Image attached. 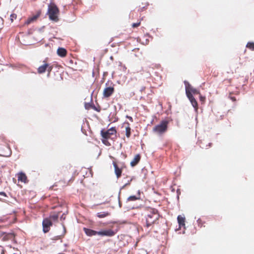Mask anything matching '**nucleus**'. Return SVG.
<instances>
[{
	"label": "nucleus",
	"instance_id": "7c9ffc66",
	"mask_svg": "<svg viewBox=\"0 0 254 254\" xmlns=\"http://www.w3.org/2000/svg\"><path fill=\"white\" fill-rule=\"evenodd\" d=\"M130 181H131V179L130 180V181H129V182H128L127 183H126V184L123 186V188H125L126 187H127V186L129 185H130Z\"/></svg>",
	"mask_w": 254,
	"mask_h": 254
},
{
	"label": "nucleus",
	"instance_id": "2eb2a0df",
	"mask_svg": "<svg viewBox=\"0 0 254 254\" xmlns=\"http://www.w3.org/2000/svg\"><path fill=\"white\" fill-rule=\"evenodd\" d=\"M178 222L179 225V227L181 228L185 225V218L182 215H179L177 217Z\"/></svg>",
	"mask_w": 254,
	"mask_h": 254
},
{
	"label": "nucleus",
	"instance_id": "c756f323",
	"mask_svg": "<svg viewBox=\"0 0 254 254\" xmlns=\"http://www.w3.org/2000/svg\"><path fill=\"white\" fill-rule=\"evenodd\" d=\"M224 82H225L226 83H231V79H225L224 80Z\"/></svg>",
	"mask_w": 254,
	"mask_h": 254
},
{
	"label": "nucleus",
	"instance_id": "bb28decb",
	"mask_svg": "<svg viewBox=\"0 0 254 254\" xmlns=\"http://www.w3.org/2000/svg\"><path fill=\"white\" fill-rule=\"evenodd\" d=\"M140 22H137V23H134L132 24V27L133 28H136V27H138L139 26H140Z\"/></svg>",
	"mask_w": 254,
	"mask_h": 254
},
{
	"label": "nucleus",
	"instance_id": "aec40b11",
	"mask_svg": "<svg viewBox=\"0 0 254 254\" xmlns=\"http://www.w3.org/2000/svg\"><path fill=\"white\" fill-rule=\"evenodd\" d=\"M40 15V14H38L36 15H34L33 16V17L29 18L26 22H25V24L28 25V24H29L30 23H31L32 22L36 20L37 18Z\"/></svg>",
	"mask_w": 254,
	"mask_h": 254
},
{
	"label": "nucleus",
	"instance_id": "6e6552de",
	"mask_svg": "<svg viewBox=\"0 0 254 254\" xmlns=\"http://www.w3.org/2000/svg\"><path fill=\"white\" fill-rule=\"evenodd\" d=\"M118 230L112 229L104 230L99 231L98 235L101 236L113 237L117 233Z\"/></svg>",
	"mask_w": 254,
	"mask_h": 254
},
{
	"label": "nucleus",
	"instance_id": "9b49d317",
	"mask_svg": "<svg viewBox=\"0 0 254 254\" xmlns=\"http://www.w3.org/2000/svg\"><path fill=\"white\" fill-rule=\"evenodd\" d=\"M83 231L85 232V233L86 234V235L89 237L98 235V233H99V231H96L95 230H92L90 229H88V228H84Z\"/></svg>",
	"mask_w": 254,
	"mask_h": 254
},
{
	"label": "nucleus",
	"instance_id": "72a5a7b5",
	"mask_svg": "<svg viewBox=\"0 0 254 254\" xmlns=\"http://www.w3.org/2000/svg\"><path fill=\"white\" fill-rule=\"evenodd\" d=\"M127 118H128L130 121H131V122H132V121H133V120H132V117H129V116H127Z\"/></svg>",
	"mask_w": 254,
	"mask_h": 254
},
{
	"label": "nucleus",
	"instance_id": "2f4dec72",
	"mask_svg": "<svg viewBox=\"0 0 254 254\" xmlns=\"http://www.w3.org/2000/svg\"><path fill=\"white\" fill-rule=\"evenodd\" d=\"M0 195H3L4 196H7L6 193L4 192H3V191H1V192H0Z\"/></svg>",
	"mask_w": 254,
	"mask_h": 254
},
{
	"label": "nucleus",
	"instance_id": "cd10ccee",
	"mask_svg": "<svg viewBox=\"0 0 254 254\" xmlns=\"http://www.w3.org/2000/svg\"><path fill=\"white\" fill-rule=\"evenodd\" d=\"M229 98L232 100L233 101L235 102L236 101V97H234L232 96V93H230L229 96Z\"/></svg>",
	"mask_w": 254,
	"mask_h": 254
},
{
	"label": "nucleus",
	"instance_id": "f3484780",
	"mask_svg": "<svg viewBox=\"0 0 254 254\" xmlns=\"http://www.w3.org/2000/svg\"><path fill=\"white\" fill-rule=\"evenodd\" d=\"M140 199V191L138 190L137 195H131L127 198V200L129 201H135L136 200H139Z\"/></svg>",
	"mask_w": 254,
	"mask_h": 254
},
{
	"label": "nucleus",
	"instance_id": "a211bd4d",
	"mask_svg": "<svg viewBox=\"0 0 254 254\" xmlns=\"http://www.w3.org/2000/svg\"><path fill=\"white\" fill-rule=\"evenodd\" d=\"M51 222H57L58 221L59 215L58 214H51L49 217L47 218Z\"/></svg>",
	"mask_w": 254,
	"mask_h": 254
},
{
	"label": "nucleus",
	"instance_id": "1a4fd4ad",
	"mask_svg": "<svg viewBox=\"0 0 254 254\" xmlns=\"http://www.w3.org/2000/svg\"><path fill=\"white\" fill-rule=\"evenodd\" d=\"M53 223L47 218H44L42 222L43 231L44 233H48Z\"/></svg>",
	"mask_w": 254,
	"mask_h": 254
},
{
	"label": "nucleus",
	"instance_id": "a878e982",
	"mask_svg": "<svg viewBox=\"0 0 254 254\" xmlns=\"http://www.w3.org/2000/svg\"><path fill=\"white\" fill-rule=\"evenodd\" d=\"M16 14H14V13H13V14H11L10 15V20L11 22H13V21L14 20V19H15L16 18Z\"/></svg>",
	"mask_w": 254,
	"mask_h": 254
},
{
	"label": "nucleus",
	"instance_id": "dca6fc26",
	"mask_svg": "<svg viewBox=\"0 0 254 254\" xmlns=\"http://www.w3.org/2000/svg\"><path fill=\"white\" fill-rule=\"evenodd\" d=\"M57 54L61 57H64L67 54V51L64 48H59L57 50Z\"/></svg>",
	"mask_w": 254,
	"mask_h": 254
},
{
	"label": "nucleus",
	"instance_id": "f8f14e48",
	"mask_svg": "<svg viewBox=\"0 0 254 254\" xmlns=\"http://www.w3.org/2000/svg\"><path fill=\"white\" fill-rule=\"evenodd\" d=\"M18 181H20L24 183H26L28 182L27 176L25 174L20 172L17 174Z\"/></svg>",
	"mask_w": 254,
	"mask_h": 254
},
{
	"label": "nucleus",
	"instance_id": "6ab92c4d",
	"mask_svg": "<svg viewBox=\"0 0 254 254\" xmlns=\"http://www.w3.org/2000/svg\"><path fill=\"white\" fill-rule=\"evenodd\" d=\"M127 126L126 127V135L127 138H129L131 135V128L129 124L127 123Z\"/></svg>",
	"mask_w": 254,
	"mask_h": 254
},
{
	"label": "nucleus",
	"instance_id": "f03ea898",
	"mask_svg": "<svg viewBox=\"0 0 254 254\" xmlns=\"http://www.w3.org/2000/svg\"><path fill=\"white\" fill-rule=\"evenodd\" d=\"M47 13L49 15V19L55 22H58L59 21L60 10L54 3L51 2L48 5Z\"/></svg>",
	"mask_w": 254,
	"mask_h": 254
},
{
	"label": "nucleus",
	"instance_id": "5701e85b",
	"mask_svg": "<svg viewBox=\"0 0 254 254\" xmlns=\"http://www.w3.org/2000/svg\"><path fill=\"white\" fill-rule=\"evenodd\" d=\"M65 233H66V228H65V227L64 225H63V234L62 235H61L57 236V238L56 239L57 240H60V239L63 238L64 237V236L65 234Z\"/></svg>",
	"mask_w": 254,
	"mask_h": 254
},
{
	"label": "nucleus",
	"instance_id": "393cba45",
	"mask_svg": "<svg viewBox=\"0 0 254 254\" xmlns=\"http://www.w3.org/2000/svg\"><path fill=\"white\" fill-rule=\"evenodd\" d=\"M199 94V99L202 103H204L205 101V97L202 96L200 93Z\"/></svg>",
	"mask_w": 254,
	"mask_h": 254
},
{
	"label": "nucleus",
	"instance_id": "473e14b6",
	"mask_svg": "<svg viewBox=\"0 0 254 254\" xmlns=\"http://www.w3.org/2000/svg\"><path fill=\"white\" fill-rule=\"evenodd\" d=\"M1 254H4V250L2 248H0Z\"/></svg>",
	"mask_w": 254,
	"mask_h": 254
},
{
	"label": "nucleus",
	"instance_id": "4468645a",
	"mask_svg": "<svg viewBox=\"0 0 254 254\" xmlns=\"http://www.w3.org/2000/svg\"><path fill=\"white\" fill-rule=\"evenodd\" d=\"M140 160V156L139 154H136L133 160L130 162V165L134 167L136 165Z\"/></svg>",
	"mask_w": 254,
	"mask_h": 254
},
{
	"label": "nucleus",
	"instance_id": "0eeeda50",
	"mask_svg": "<svg viewBox=\"0 0 254 254\" xmlns=\"http://www.w3.org/2000/svg\"><path fill=\"white\" fill-rule=\"evenodd\" d=\"M115 92L114 86H106L103 92V96L105 98H109Z\"/></svg>",
	"mask_w": 254,
	"mask_h": 254
},
{
	"label": "nucleus",
	"instance_id": "f257e3e1",
	"mask_svg": "<svg viewBox=\"0 0 254 254\" xmlns=\"http://www.w3.org/2000/svg\"><path fill=\"white\" fill-rule=\"evenodd\" d=\"M160 215L157 209L154 208H149L148 210V213L145 218V224L144 226L149 228L154 224H158V221L159 219Z\"/></svg>",
	"mask_w": 254,
	"mask_h": 254
},
{
	"label": "nucleus",
	"instance_id": "b1692460",
	"mask_svg": "<svg viewBox=\"0 0 254 254\" xmlns=\"http://www.w3.org/2000/svg\"><path fill=\"white\" fill-rule=\"evenodd\" d=\"M248 49L254 51V42H248L246 46Z\"/></svg>",
	"mask_w": 254,
	"mask_h": 254
},
{
	"label": "nucleus",
	"instance_id": "c85d7f7f",
	"mask_svg": "<svg viewBox=\"0 0 254 254\" xmlns=\"http://www.w3.org/2000/svg\"><path fill=\"white\" fill-rule=\"evenodd\" d=\"M102 141H103V143L104 144H105V145H110V144H109V142L107 141V139H105L103 140Z\"/></svg>",
	"mask_w": 254,
	"mask_h": 254
},
{
	"label": "nucleus",
	"instance_id": "9d476101",
	"mask_svg": "<svg viewBox=\"0 0 254 254\" xmlns=\"http://www.w3.org/2000/svg\"><path fill=\"white\" fill-rule=\"evenodd\" d=\"M187 97L190 100V101L192 106L194 108L195 111L196 112H197V110H198V107L197 102L196 100H195V99L194 98L193 95H188Z\"/></svg>",
	"mask_w": 254,
	"mask_h": 254
},
{
	"label": "nucleus",
	"instance_id": "20e7f679",
	"mask_svg": "<svg viewBox=\"0 0 254 254\" xmlns=\"http://www.w3.org/2000/svg\"><path fill=\"white\" fill-rule=\"evenodd\" d=\"M52 69L53 66L48 64L46 61H44L43 62V64L38 68L37 72L39 74H42L47 71V76H49Z\"/></svg>",
	"mask_w": 254,
	"mask_h": 254
},
{
	"label": "nucleus",
	"instance_id": "f704fd0d",
	"mask_svg": "<svg viewBox=\"0 0 254 254\" xmlns=\"http://www.w3.org/2000/svg\"><path fill=\"white\" fill-rule=\"evenodd\" d=\"M145 89V87H142L141 89V91L142 92L143 91H144Z\"/></svg>",
	"mask_w": 254,
	"mask_h": 254
},
{
	"label": "nucleus",
	"instance_id": "39448f33",
	"mask_svg": "<svg viewBox=\"0 0 254 254\" xmlns=\"http://www.w3.org/2000/svg\"><path fill=\"white\" fill-rule=\"evenodd\" d=\"M184 83L186 87V93L187 96L188 95H192V94H199V91L196 89L194 88L191 86V85L187 81H184Z\"/></svg>",
	"mask_w": 254,
	"mask_h": 254
},
{
	"label": "nucleus",
	"instance_id": "412c9836",
	"mask_svg": "<svg viewBox=\"0 0 254 254\" xmlns=\"http://www.w3.org/2000/svg\"><path fill=\"white\" fill-rule=\"evenodd\" d=\"M110 215V213L108 212H99L97 214V216L99 218H104L105 217H107L108 216H109Z\"/></svg>",
	"mask_w": 254,
	"mask_h": 254
},
{
	"label": "nucleus",
	"instance_id": "4be33fe9",
	"mask_svg": "<svg viewBox=\"0 0 254 254\" xmlns=\"http://www.w3.org/2000/svg\"><path fill=\"white\" fill-rule=\"evenodd\" d=\"M197 222L198 227H199L200 228L205 227L204 224L205 223V221H203L202 219H201V218L198 219L197 220Z\"/></svg>",
	"mask_w": 254,
	"mask_h": 254
},
{
	"label": "nucleus",
	"instance_id": "c9c22d12",
	"mask_svg": "<svg viewBox=\"0 0 254 254\" xmlns=\"http://www.w3.org/2000/svg\"><path fill=\"white\" fill-rule=\"evenodd\" d=\"M94 109L96 111H97V112H100V110H98V108H96V107H94Z\"/></svg>",
	"mask_w": 254,
	"mask_h": 254
},
{
	"label": "nucleus",
	"instance_id": "7ed1b4c3",
	"mask_svg": "<svg viewBox=\"0 0 254 254\" xmlns=\"http://www.w3.org/2000/svg\"><path fill=\"white\" fill-rule=\"evenodd\" d=\"M168 121H162L160 124L155 126L153 128V131L159 134H162L165 132L168 128Z\"/></svg>",
	"mask_w": 254,
	"mask_h": 254
},
{
	"label": "nucleus",
	"instance_id": "ddd939ff",
	"mask_svg": "<svg viewBox=\"0 0 254 254\" xmlns=\"http://www.w3.org/2000/svg\"><path fill=\"white\" fill-rule=\"evenodd\" d=\"M113 165L115 168V174L117 176V178H119L122 175V169L119 168L117 164V163L115 162H113Z\"/></svg>",
	"mask_w": 254,
	"mask_h": 254
},
{
	"label": "nucleus",
	"instance_id": "423d86ee",
	"mask_svg": "<svg viewBox=\"0 0 254 254\" xmlns=\"http://www.w3.org/2000/svg\"><path fill=\"white\" fill-rule=\"evenodd\" d=\"M117 132L115 127H111L107 130H101V133L103 138L108 139L111 137V136L115 134Z\"/></svg>",
	"mask_w": 254,
	"mask_h": 254
}]
</instances>
